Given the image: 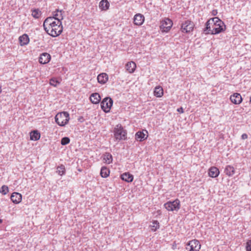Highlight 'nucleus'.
<instances>
[{
  "label": "nucleus",
  "mask_w": 251,
  "mask_h": 251,
  "mask_svg": "<svg viewBox=\"0 0 251 251\" xmlns=\"http://www.w3.org/2000/svg\"><path fill=\"white\" fill-rule=\"evenodd\" d=\"M246 251H251V240H248L246 245Z\"/></svg>",
  "instance_id": "nucleus-36"
},
{
  "label": "nucleus",
  "mask_w": 251,
  "mask_h": 251,
  "mask_svg": "<svg viewBox=\"0 0 251 251\" xmlns=\"http://www.w3.org/2000/svg\"><path fill=\"white\" fill-rule=\"evenodd\" d=\"M194 27V23L189 20L185 21L181 25V31L184 33H189L193 31Z\"/></svg>",
  "instance_id": "nucleus-9"
},
{
  "label": "nucleus",
  "mask_w": 251,
  "mask_h": 251,
  "mask_svg": "<svg viewBox=\"0 0 251 251\" xmlns=\"http://www.w3.org/2000/svg\"><path fill=\"white\" fill-rule=\"evenodd\" d=\"M217 21L218 22L222 24V21L218 17L211 18L208 20L205 24V27L203 29L204 33L205 34H211V32H212V29H211V25L212 26L214 22H217Z\"/></svg>",
  "instance_id": "nucleus-7"
},
{
  "label": "nucleus",
  "mask_w": 251,
  "mask_h": 251,
  "mask_svg": "<svg viewBox=\"0 0 251 251\" xmlns=\"http://www.w3.org/2000/svg\"><path fill=\"white\" fill-rule=\"evenodd\" d=\"M8 187L6 185H3L0 190V192L3 195L6 194L8 192Z\"/></svg>",
  "instance_id": "nucleus-35"
},
{
  "label": "nucleus",
  "mask_w": 251,
  "mask_h": 251,
  "mask_svg": "<svg viewBox=\"0 0 251 251\" xmlns=\"http://www.w3.org/2000/svg\"><path fill=\"white\" fill-rule=\"evenodd\" d=\"M186 246V249L188 251H199L201 247L199 241L196 239L189 241Z\"/></svg>",
  "instance_id": "nucleus-6"
},
{
  "label": "nucleus",
  "mask_w": 251,
  "mask_h": 251,
  "mask_svg": "<svg viewBox=\"0 0 251 251\" xmlns=\"http://www.w3.org/2000/svg\"><path fill=\"white\" fill-rule=\"evenodd\" d=\"M99 7L101 10H107L109 7V3L107 0H101L100 2Z\"/></svg>",
  "instance_id": "nucleus-28"
},
{
  "label": "nucleus",
  "mask_w": 251,
  "mask_h": 251,
  "mask_svg": "<svg viewBox=\"0 0 251 251\" xmlns=\"http://www.w3.org/2000/svg\"><path fill=\"white\" fill-rule=\"evenodd\" d=\"M163 95V88L159 86H156L155 87L154 90V95L158 98L161 97Z\"/></svg>",
  "instance_id": "nucleus-26"
},
{
  "label": "nucleus",
  "mask_w": 251,
  "mask_h": 251,
  "mask_svg": "<svg viewBox=\"0 0 251 251\" xmlns=\"http://www.w3.org/2000/svg\"><path fill=\"white\" fill-rule=\"evenodd\" d=\"M114 136L117 140H121L126 139V132L121 125L116 126L114 128Z\"/></svg>",
  "instance_id": "nucleus-4"
},
{
  "label": "nucleus",
  "mask_w": 251,
  "mask_h": 251,
  "mask_svg": "<svg viewBox=\"0 0 251 251\" xmlns=\"http://www.w3.org/2000/svg\"><path fill=\"white\" fill-rule=\"evenodd\" d=\"M230 100L231 101L235 104H240L242 101V98L241 95L239 93H234L230 96Z\"/></svg>",
  "instance_id": "nucleus-13"
},
{
  "label": "nucleus",
  "mask_w": 251,
  "mask_h": 251,
  "mask_svg": "<svg viewBox=\"0 0 251 251\" xmlns=\"http://www.w3.org/2000/svg\"><path fill=\"white\" fill-rule=\"evenodd\" d=\"M30 138L31 140H38L40 138V133L37 130H33L30 133Z\"/></svg>",
  "instance_id": "nucleus-27"
},
{
  "label": "nucleus",
  "mask_w": 251,
  "mask_h": 251,
  "mask_svg": "<svg viewBox=\"0 0 251 251\" xmlns=\"http://www.w3.org/2000/svg\"><path fill=\"white\" fill-rule=\"evenodd\" d=\"M70 140L69 137H65L62 138L61 140V144L62 145H66L70 143Z\"/></svg>",
  "instance_id": "nucleus-34"
},
{
  "label": "nucleus",
  "mask_w": 251,
  "mask_h": 251,
  "mask_svg": "<svg viewBox=\"0 0 251 251\" xmlns=\"http://www.w3.org/2000/svg\"><path fill=\"white\" fill-rule=\"evenodd\" d=\"M45 30L49 35L52 37H57L61 34L63 31L62 22L60 21H56V23H54V25L49 26Z\"/></svg>",
  "instance_id": "nucleus-1"
},
{
  "label": "nucleus",
  "mask_w": 251,
  "mask_h": 251,
  "mask_svg": "<svg viewBox=\"0 0 251 251\" xmlns=\"http://www.w3.org/2000/svg\"><path fill=\"white\" fill-rule=\"evenodd\" d=\"M177 111L179 112V113H183L184 112V110H183V109L182 107H180V108H178L177 109Z\"/></svg>",
  "instance_id": "nucleus-39"
},
{
  "label": "nucleus",
  "mask_w": 251,
  "mask_h": 251,
  "mask_svg": "<svg viewBox=\"0 0 251 251\" xmlns=\"http://www.w3.org/2000/svg\"><path fill=\"white\" fill-rule=\"evenodd\" d=\"M97 80L100 84H104L108 80V75L104 73H101L98 75Z\"/></svg>",
  "instance_id": "nucleus-18"
},
{
  "label": "nucleus",
  "mask_w": 251,
  "mask_h": 251,
  "mask_svg": "<svg viewBox=\"0 0 251 251\" xmlns=\"http://www.w3.org/2000/svg\"><path fill=\"white\" fill-rule=\"evenodd\" d=\"M121 178L126 182H131L133 181V176L128 172H126L121 175Z\"/></svg>",
  "instance_id": "nucleus-19"
},
{
  "label": "nucleus",
  "mask_w": 251,
  "mask_h": 251,
  "mask_svg": "<svg viewBox=\"0 0 251 251\" xmlns=\"http://www.w3.org/2000/svg\"><path fill=\"white\" fill-rule=\"evenodd\" d=\"M70 120L69 114L67 112H62L56 114L55 117L56 123L60 126H64Z\"/></svg>",
  "instance_id": "nucleus-2"
},
{
  "label": "nucleus",
  "mask_w": 251,
  "mask_h": 251,
  "mask_svg": "<svg viewBox=\"0 0 251 251\" xmlns=\"http://www.w3.org/2000/svg\"><path fill=\"white\" fill-rule=\"evenodd\" d=\"M78 121H79L80 122H83L84 121V118L83 117H80L78 119Z\"/></svg>",
  "instance_id": "nucleus-40"
},
{
  "label": "nucleus",
  "mask_w": 251,
  "mask_h": 251,
  "mask_svg": "<svg viewBox=\"0 0 251 251\" xmlns=\"http://www.w3.org/2000/svg\"><path fill=\"white\" fill-rule=\"evenodd\" d=\"M103 160L105 163L109 164L112 162L113 157L110 153L105 152L103 155Z\"/></svg>",
  "instance_id": "nucleus-25"
},
{
  "label": "nucleus",
  "mask_w": 251,
  "mask_h": 251,
  "mask_svg": "<svg viewBox=\"0 0 251 251\" xmlns=\"http://www.w3.org/2000/svg\"><path fill=\"white\" fill-rule=\"evenodd\" d=\"M148 132L147 130H144L143 131H139L135 134V139L138 141H143L146 140L148 137Z\"/></svg>",
  "instance_id": "nucleus-11"
},
{
  "label": "nucleus",
  "mask_w": 251,
  "mask_h": 251,
  "mask_svg": "<svg viewBox=\"0 0 251 251\" xmlns=\"http://www.w3.org/2000/svg\"><path fill=\"white\" fill-rule=\"evenodd\" d=\"M54 23H56V20L53 17H48L45 19L43 23V27L44 29H46L49 26L54 25Z\"/></svg>",
  "instance_id": "nucleus-14"
},
{
  "label": "nucleus",
  "mask_w": 251,
  "mask_h": 251,
  "mask_svg": "<svg viewBox=\"0 0 251 251\" xmlns=\"http://www.w3.org/2000/svg\"><path fill=\"white\" fill-rule=\"evenodd\" d=\"M41 11L39 9H34L32 10V16L35 19L39 18L41 16Z\"/></svg>",
  "instance_id": "nucleus-32"
},
{
  "label": "nucleus",
  "mask_w": 251,
  "mask_h": 251,
  "mask_svg": "<svg viewBox=\"0 0 251 251\" xmlns=\"http://www.w3.org/2000/svg\"><path fill=\"white\" fill-rule=\"evenodd\" d=\"M250 102H251V98H250Z\"/></svg>",
  "instance_id": "nucleus-42"
},
{
  "label": "nucleus",
  "mask_w": 251,
  "mask_h": 251,
  "mask_svg": "<svg viewBox=\"0 0 251 251\" xmlns=\"http://www.w3.org/2000/svg\"><path fill=\"white\" fill-rule=\"evenodd\" d=\"M173 25V22L169 18H166L164 20L162 21L160 25V29L163 32H168Z\"/></svg>",
  "instance_id": "nucleus-10"
},
{
  "label": "nucleus",
  "mask_w": 251,
  "mask_h": 251,
  "mask_svg": "<svg viewBox=\"0 0 251 251\" xmlns=\"http://www.w3.org/2000/svg\"><path fill=\"white\" fill-rule=\"evenodd\" d=\"M212 15H213V16H216L217 13H218V11H217V10L216 9H215V10H213L212 11Z\"/></svg>",
  "instance_id": "nucleus-38"
},
{
  "label": "nucleus",
  "mask_w": 251,
  "mask_h": 251,
  "mask_svg": "<svg viewBox=\"0 0 251 251\" xmlns=\"http://www.w3.org/2000/svg\"><path fill=\"white\" fill-rule=\"evenodd\" d=\"M64 11L62 10L56 9L53 13V18L55 19L56 21H61L63 19V14Z\"/></svg>",
  "instance_id": "nucleus-17"
},
{
  "label": "nucleus",
  "mask_w": 251,
  "mask_h": 251,
  "mask_svg": "<svg viewBox=\"0 0 251 251\" xmlns=\"http://www.w3.org/2000/svg\"><path fill=\"white\" fill-rule=\"evenodd\" d=\"M112 104L113 100L109 97L105 98L100 103L101 108L105 113H108L110 111Z\"/></svg>",
  "instance_id": "nucleus-5"
},
{
  "label": "nucleus",
  "mask_w": 251,
  "mask_h": 251,
  "mask_svg": "<svg viewBox=\"0 0 251 251\" xmlns=\"http://www.w3.org/2000/svg\"><path fill=\"white\" fill-rule=\"evenodd\" d=\"M151 229L152 231H155L160 227L159 223L157 220H154L152 222V225H151Z\"/></svg>",
  "instance_id": "nucleus-30"
},
{
  "label": "nucleus",
  "mask_w": 251,
  "mask_h": 251,
  "mask_svg": "<svg viewBox=\"0 0 251 251\" xmlns=\"http://www.w3.org/2000/svg\"><path fill=\"white\" fill-rule=\"evenodd\" d=\"M19 41L20 45L23 46L27 45L29 43V39L27 34H24L19 37Z\"/></svg>",
  "instance_id": "nucleus-22"
},
{
  "label": "nucleus",
  "mask_w": 251,
  "mask_h": 251,
  "mask_svg": "<svg viewBox=\"0 0 251 251\" xmlns=\"http://www.w3.org/2000/svg\"><path fill=\"white\" fill-rule=\"evenodd\" d=\"M100 176L102 177L106 178L110 174L109 170L106 167H102L100 170Z\"/></svg>",
  "instance_id": "nucleus-29"
},
{
  "label": "nucleus",
  "mask_w": 251,
  "mask_h": 251,
  "mask_svg": "<svg viewBox=\"0 0 251 251\" xmlns=\"http://www.w3.org/2000/svg\"><path fill=\"white\" fill-rule=\"evenodd\" d=\"M90 100L93 103L98 104L100 102L101 98L99 93H95L91 95Z\"/></svg>",
  "instance_id": "nucleus-20"
},
{
  "label": "nucleus",
  "mask_w": 251,
  "mask_h": 251,
  "mask_svg": "<svg viewBox=\"0 0 251 251\" xmlns=\"http://www.w3.org/2000/svg\"><path fill=\"white\" fill-rule=\"evenodd\" d=\"M165 208L170 211H177L180 207V201L176 199L175 201H169L164 204Z\"/></svg>",
  "instance_id": "nucleus-3"
},
{
  "label": "nucleus",
  "mask_w": 251,
  "mask_h": 251,
  "mask_svg": "<svg viewBox=\"0 0 251 251\" xmlns=\"http://www.w3.org/2000/svg\"><path fill=\"white\" fill-rule=\"evenodd\" d=\"M136 67V64L133 61L127 62L126 65V70L129 73H133L135 70Z\"/></svg>",
  "instance_id": "nucleus-21"
},
{
  "label": "nucleus",
  "mask_w": 251,
  "mask_h": 251,
  "mask_svg": "<svg viewBox=\"0 0 251 251\" xmlns=\"http://www.w3.org/2000/svg\"><path fill=\"white\" fill-rule=\"evenodd\" d=\"M248 135L246 133H244L241 136V138L243 140L246 139L248 138Z\"/></svg>",
  "instance_id": "nucleus-37"
},
{
  "label": "nucleus",
  "mask_w": 251,
  "mask_h": 251,
  "mask_svg": "<svg viewBox=\"0 0 251 251\" xmlns=\"http://www.w3.org/2000/svg\"><path fill=\"white\" fill-rule=\"evenodd\" d=\"M2 222V220L0 219V224H1Z\"/></svg>",
  "instance_id": "nucleus-41"
},
{
  "label": "nucleus",
  "mask_w": 251,
  "mask_h": 251,
  "mask_svg": "<svg viewBox=\"0 0 251 251\" xmlns=\"http://www.w3.org/2000/svg\"><path fill=\"white\" fill-rule=\"evenodd\" d=\"M50 60V55L49 53L44 52L42 53L39 58V62L42 64L48 63Z\"/></svg>",
  "instance_id": "nucleus-12"
},
{
  "label": "nucleus",
  "mask_w": 251,
  "mask_h": 251,
  "mask_svg": "<svg viewBox=\"0 0 251 251\" xmlns=\"http://www.w3.org/2000/svg\"><path fill=\"white\" fill-rule=\"evenodd\" d=\"M211 34H217L224 31L226 29V26L222 21V24L219 22H214L212 26Z\"/></svg>",
  "instance_id": "nucleus-8"
},
{
  "label": "nucleus",
  "mask_w": 251,
  "mask_h": 251,
  "mask_svg": "<svg viewBox=\"0 0 251 251\" xmlns=\"http://www.w3.org/2000/svg\"><path fill=\"white\" fill-rule=\"evenodd\" d=\"M220 172L218 169L215 167H212L209 170L208 174L211 177H216L219 175Z\"/></svg>",
  "instance_id": "nucleus-23"
},
{
  "label": "nucleus",
  "mask_w": 251,
  "mask_h": 251,
  "mask_svg": "<svg viewBox=\"0 0 251 251\" xmlns=\"http://www.w3.org/2000/svg\"><path fill=\"white\" fill-rule=\"evenodd\" d=\"M145 17L141 14H137L134 17V24L137 25H141L144 22Z\"/></svg>",
  "instance_id": "nucleus-15"
},
{
  "label": "nucleus",
  "mask_w": 251,
  "mask_h": 251,
  "mask_svg": "<svg viewBox=\"0 0 251 251\" xmlns=\"http://www.w3.org/2000/svg\"><path fill=\"white\" fill-rule=\"evenodd\" d=\"M65 167L64 165H61L57 168V173L60 176H62L65 174Z\"/></svg>",
  "instance_id": "nucleus-31"
},
{
  "label": "nucleus",
  "mask_w": 251,
  "mask_h": 251,
  "mask_svg": "<svg viewBox=\"0 0 251 251\" xmlns=\"http://www.w3.org/2000/svg\"><path fill=\"white\" fill-rule=\"evenodd\" d=\"M225 173L228 176H231L235 174V169L231 165H227L224 171Z\"/></svg>",
  "instance_id": "nucleus-24"
},
{
  "label": "nucleus",
  "mask_w": 251,
  "mask_h": 251,
  "mask_svg": "<svg viewBox=\"0 0 251 251\" xmlns=\"http://www.w3.org/2000/svg\"><path fill=\"white\" fill-rule=\"evenodd\" d=\"M22 195L17 192H14L11 196V200L13 202L16 204L20 203L22 201Z\"/></svg>",
  "instance_id": "nucleus-16"
},
{
  "label": "nucleus",
  "mask_w": 251,
  "mask_h": 251,
  "mask_svg": "<svg viewBox=\"0 0 251 251\" xmlns=\"http://www.w3.org/2000/svg\"><path fill=\"white\" fill-rule=\"evenodd\" d=\"M60 83V82L58 81L56 78H52L50 80V84L54 87H56Z\"/></svg>",
  "instance_id": "nucleus-33"
}]
</instances>
